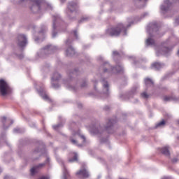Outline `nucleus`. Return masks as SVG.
Masks as SVG:
<instances>
[{
    "label": "nucleus",
    "mask_w": 179,
    "mask_h": 179,
    "mask_svg": "<svg viewBox=\"0 0 179 179\" xmlns=\"http://www.w3.org/2000/svg\"><path fill=\"white\" fill-rule=\"evenodd\" d=\"M90 131L91 134H94L95 135H98V134H101V132H103V127H99L95 129H91Z\"/></svg>",
    "instance_id": "obj_18"
},
{
    "label": "nucleus",
    "mask_w": 179,
    "mask_h": 179,
    "mask_svg": "<svg viewBox=\"0 0 179 179\" xmlns=\"http://www.w3.org/2000/svg\"><path fill=\"white\" fill-rule=\"evenodd\" d=\"M76 176L80 178H87L89 177V172L86 169H82L76 173Z\"/></svg>",
    "instance_id": "obj_11"
},
{
    "label": "nucleus",
    "mask_w": 179,
    "mask_h": 179,
    "mask_svg": "<svg viewBox=\"0 0 179 179\" xmlns=\"http://www.w3.org/2000/svg\"><path fill=\"white\" fill-rule=\"evenodd\" d=\"M55 18H53V25H52V29H53V31H52V37H55V36H57V33L55 32V24H57V22H59V16L57 15L54 17Z\"/></svg>",
    "instance_id": "obj_13"
},
{
    "label": "nucleus",
    "mask_w": 179,
    "mask_h": 179,
    "mask_svg": "<svg viewBox=\"0 0 179 179\" xmlns=\"http://www.w3.org/2000/svg\"><path fill=\"white\" fill-rule=\"evenodd\" d=\"M61 2H65V0H60Z\"/></svg>",
    "instance_id": "obj_44"
},
{
    "label": "nucleus",
    "mask_w": 179,
    "mask_h": 179,
    "mask_svg": "<svg viewBox=\"0 0 179 179\" xmlns=\"http://www.w3.org/2000/svg\"><path fill=\"white\" fill-rule=\"evenodd\" d=\"M101 83H102L103 89V92L105 94H108V83L106 80H105L104 79H102Z\"/></svg>",
    "instance_id": "obj_14"
},
{
    "label": "nucleus",
    "mask_w": 179,
    "mask_h": 179,
    "mask_svg": "<svg viewBox=\"0 0 179 179\" xmlns=\"http://www.w3.org/2000/svg\"><path fill=\"white\" fill-rule=\"evenodd\" d=\"M17 43L19 47H26V45L27 44V38H26V36L20 34L17 37Z\"/></svg>",
    "instance_id": "obj_8"
},
{
    "label": "nucleus",
    "mask_w": 179,
    "mask_h": 179,
    "mask_svg": "<svg viewBox=\"0 0 179 179\" xmlns=\"http://www.w3.org/2000/svg\"><path fill=\"white\" fill-rule=\"evenodd\" d=\"M85 20H86V18H83V19L81 20V22H85Z\"/></svg>",
    "instance_id": "obj_40"
},
{
    "label": "nucleus",
    "mask_w": 179,
    "mask_h": 179,
    "mask_svg": "<svg viewBox=\"0 0 179 179\" xmlns=\"http://www.w3.org/2000/svg\"><path fill=\"white\" fill-rule=\"evenodd\" d=\"M162 153H163V155H165L166 156H170V151L169 150V147L166 146L164 147L162 150H161Z\"/></svg>",
    "instance_id": "obj_23"
},
{
    "label": "nucleus",
    "mask_w": 179,
    "mask_h": 179,
    "mask_svg": "<svg viewBox=\"0 0 179 179\" xmlns=\"http://www.w3.org/2000/svg\"><path fill=\"white\" fill-rule=\"evenodd\" d=\"M155 31H157V24H150L147 27V32L149 34V37L145 41L146 45H155V40L152 38V33H155Z\"/></svg>",
    "instance_id": "obj_3"
},
{
    "label": "nucleus",
    "mask_w": 179,
    "mask_h": 179,
    "mask_svg": "<svg viewBox=\"0 0 179 179\" xmlns=\"http://www.w3.org/2000/svg\"><path fill=\"white\" fill-rule=\"evenodd\" d=\"M52 52V46L47 45L38 52V55L41 57H45V55L47 54H51Z\"/></svg>",
    "instance_id": "obj_7"
},
{
    "label": "nucleus",
    "mask_w": 179,
    "mask_h": 179,
    "mask_svg": "<svg viewBox=\"0 0 179 179\" xmlns=\"http://www.w3.org/2000/svg\"><path fill=\"white\" fill-rule=\"evenodd\" d=\"M1 122L3 124V129H6L8 127H6V122H11V124H13V121L10 120V119H6V117H3L1 119Z\"/></svg>",
    "instance_id": "obj_19"
},
{
    "label": "nucleus",
    "mask_w": 179,
    "mask_h": 179,
    "mask_svg": "<svg viewBox=\"0 0 179 179\" xmlns=\"http://www.w3.org/2000/svg\"><path fill=\"white\" fill-rule=\"evenodd\" d=\"M170 6H171V2H170V0H165L164 5L161 6V10L163 12H166V10H169Z\"/></svg>",
    "instance_id": "obj_12"
},
{
    "label": "nucleus",
    "mask_w": 179,
    "mask_h": 179,
    "mask_svg": "<svg viewBox=\"0 0 179 179\" xmlns=\"http://www.w3.org/2000/svg\"><path fill=\"white\" fill-rule=\"evenodd\" d=\"M77 138H80L83 139V143L86 142V137L85 136L80 134V131H73L72 132V136L70 138V141L73 145H78V142L76 141ZM78 146L80 147L82 145H78Z\"/></svg>",
    "instance_id": "obj_6"
},
{
    "label": "nucleus",
    "mask_w": 179,
    "mask_h": 179,
    "mask_svg": "<svg viewBox=\"0 0 179 179\" xmlns=\"http://www.w3.org/2000/svg\"><path fill=\"white\" fill-rule=\"evenodd\" d=\"M47 30V29H45V31Z\"/></svg>",
    "instance_id": "obj_47"
},
{
    "label": "nucleus",
    "mask_w": 179,
    "mask_h": 179,
    "mask_svg": "<svg viewBox=\"0 0 179 179\" xmlns=\"http://www.w3.org/2000/svg\"><path fill=\"white\" fill-rule=\"evenodd\" d=\"M1 171H1V169H0V173H1Z\"/></svg>",
    "instance_id": "obj_45"
},
{
    "label": "nucleus",
    "mask_w": 179,
    "mask_h": 179,
    "mask_svg": "<svg viewBox=\"0 0 179 179\" xmlns=\"http://www.w3.org/2000/svg\"><path fill=\"white\" fill-rule=\"evenodd\" d=\"M19 130L17 129H14V132H17Z\"/></svg>",
    "instance_id": "obj_39"
},
{
    "label": "nucleus",
    "mask_w": 179,
    "mask_h": 179,
    "mask_svg": "<svg viewBox=\"0 0 179 179\" xmlns=\"http://www.w3.org/2000/svg\"><path fill=\"white\" fill-rule=\"evenodd\" d=\"M173 2H179V0H173Z\"/></svg>",
    "instance_id": "obj_41"
},
{
    "label": "nucleus",
    "mask_w": 179,
    "mask_h": 179,
    "mask_svg": "<svg viewBox=\"0 0 179 179\" xmlns=\"http://www.w3.org/2000/svg\"><path fill=\"white\" fill-rule=\"evenodd\" d=\"M113 124H114V122L111 120H109V122L107 124V127H105L106 131H108H108L113 129Z\"/></svg>",
    "instance_id": "obj_25"
},
{
    "label": "nucleus",
    "mask_w": 179,
    "mask_h": 179,
    "mask_svg": "<svg viewBox=\"0 0 179 179\" xmlns=\"http://www.w3.org/2000/svg\"><path fill=\"white\" fill-rule=\"evenodd\" d=\"M67 87H68V89H75V88H73V87H71L69 85H68Z\"/></svg>",
    "instance_id": "obj_37"
},
{
    "label": "nucleus",
    "mask_w": 179,
    "mask_h": 179,
    "mask_svg": "<svg viewBox=\"0 0 179 179\" xmlns=\"http://www.w3.org/2000/svg\"><path fill=\"white\" fill-rule=\"evenodd\" d=\"M44 164H39V165H38V166H36L33 167V168L31 169V174L32 176H34V174H36V173H37V169H40V167L44 166Z\"/></svg>",
    "instance_id": "obj_20"
},
{
    "label": "nucleus",
    "mask_w": 179,
    "mask_h": 179,
    "mask_svg": "<svg viewBox=\"0 0 179 179\" xmlns=\"http://www.w3.org/2000/svg\"><path fill=\"white\" fill-rule=\"evenodd\" d=\"M120 33L123 36H127V27L122 24H119L117 27L108 28L106 30V34L108 36H120Z\"/></svg>",
    "instance_id": "obj_2"
},
{
    "label": "nucleus",
    "mask_w": 179,
    "mask_h": 179,
    "mask_svg": "<svg viewBox=\"0 0 179 179\" xmlns=\"http://www.w3.org/2000/svg\"><path fill=\"white\" fill-rule=\"evenodd\" d=\"M118 52H117V51H113V55H118Z\"/></svg>",
    "instance_id": "obj_33"
},
{
    "label": "nucleus",
    "mask_w": 179,
    "mask_h": 179,
    "mask_svg": "<svg viewBox=\"0 0 179 179\" xmlns=\"http://www.w3.org/2000/svg\"><path fill=\"white\" fill-rule=\"evenodd\" d=\"M62 164H63V178H62V179H68V177H69V173H68L66 168H65V165H64L63 162H62Z\"/></svg>",
    "instance_id": "obj_21"
},
{
    "label": "nucleus",
    "mask_w": 179,
    "mask_h": 179,
    "mask_svg": "<svg viewBox=\"0 0 179 179\" xmlns=\"http://www.w3.org/2000/svg\"><path fill=\"white\" fill-rule=\"evenodd\" d=\"M59 127H61V124H57V125H54L53 126V129H58V128H59Z\"/></svg>",
    "instance_id": "obj_30"
},
{
    "label": "nucleus",
    "mask_w": 179,
    "mask_h": 179,
    "mask_svg": "<svg viewBox=\"0 0 179 179\" xmlns=\"http://www.w3.org/2000/svg\"><path fill=\"white\" fill-rule=\"evenodd\" d=\"M151 67L153 69H160V68L163 67V64H162L161 63H159V62H155L152 64Z\"/></svg>",
    "instance_id": "obj_22"
},
{
    "label": "nucleus",
    "mask_w": 179,
    "mask_h": 179,
    "mask_svg": "<svg viewBox=\"0 0 179 179\" xmlns=\"http://www.w3.org/2000/svg\"><path fill=\"white\" fill-rule=\"evenodd\" d=\"M162 179H167V177H164Z\"/></svg>",
    "instance_id": "obj_43"
},
{
    "label": "nucleus",
    "mask_w": 179,
    "mask_h": 179,
    "mask_svg": "<svg viewBox=\"0 0 179 179\" xmlns=\"http://www.w3.org/2000/svg\"><path fill=\"white\" fill-rule=\"evenodd\" d=\"M142 97H144V99H148L149 97V95L146 92H143L141 94Z\"/></svg>",
    "instance_id": "obj_29"
},
{
    "label": "nucleus",
    "mask_w": 179,
    "mask_h": 179,
    "mask_svg": "<svg viewBox=\"0 0 179 179\" xmlns=\"http://www.w3.org/2000/svg\"><path fill=\"white\" fill-rule=\"evenodd\" d=\"M22 1H24V0H22Z\"/></svg>",
    "instance_id": "obj_49"
},
{
    "label": "nucleus",
    "mask_w": 179,
    "mask_h": 179,
    "mask_svg": "<svg viewBox=\"0 0 179 179\" xmlns=\"http://www.w3.org/2000/svg\"><path fill=\"white\" fill-rule=\"evenodd\" d=\"M164 101H171V100H174L173 96H164Z\"/></svg>",
    "instance_id": "obj_28"
},
{
    "label": "nucleus",
    "mask_w": 179,
    "mask_h": 179,
    "mask_svg": "<svg viewBox=\"0 0 179 179\" xmlns=\"http://www.w3.org/2000/svg\"><path fill=\"white\" fill-rule=\"evenodd\" d=\"M82 87H85V86H86V83H84L83 84H82Z\"/></svg>",
    "instance_id": "obj_36"
},
{
    "label": "nucleus",
    "mask_w": 179,
    "mask_h": 179,
    "mask_svg": "<svg viewBox=\"0 0 179 179\" xmlns=\"http://www.w3.org/2000/svg\"><path fill=\"white\" fill-rule=\"evenodd\" d=\"M145 84L146 85V86H153V81L150 80V78H145Z\"/></svg>",
    "instance_id": "obj_26"
},
{
    "label": "nucleus",
    "mask_w": 179,
    "mask_h": 179,
    "mask_svg": "<svg viewBox=\"0 0 179 179\" xmlns=\"http://www.w3.org/2000/svg\"><path fill=\"white\" fill-rule=\"evenodd\" d=\"M30 9L34 13H38L41 10H52V6L51 4L43 1V0H31Z\"/></svg>",
    "instance_id": "obj_1"
},
{
    "label": "nucleus",
    "mask_w": 179,
    "mask_h": 179,
    "mask_svg": "<svg viewBox=\"0 0 179 179\" xmlns=\"http://www.w3.org/2000/svg\"><path fill=\"white\" fill-rule=\"evenodd\" d=\"M4 179H10V177L9 176H6L4 177Z\"/></svg>",
    "instance_id": "obj_34"
},
{
    "label": "nucleus",
    "mask_w": 179,
    "mask_h": 179,
    "mask_svg": "<svg viewBox=\"0 0 179 179\" xmlns=\"http://www.w3.org/2000/svg\"><path fill=\"white\" fill-rule=\"evenodd\" d=\"M73 33L76 38H78V32H76V31H74Z\"/></svg>",
    "instance_id": "obj_32"
},
{
    "label": "nucleus",
    "mask_w": 179,
    "mask_h": 179,
    "mask_svg": "<svg viewBox=\"0 0 179 179\" xmlns=\"http://www.w3.org/2000/svg\"><path fill=\"white\" fill-rule=\"evenodd\" d=\"M71 43H72V41H71V39H67L66 41V45H69V44H71Z\"/></svg>",
    "instance_id": "obj_31"
},
{
    "label": "nucleus",
    "mask_w": 179,
    "mask_h": 179,
    "mask_svg": "<svg viewBox=\"0 0 179 179\" xmlns=\"http://www.w3.org/2000/svg\"><path fill=\"white\" fill-rule=\"evenodd\" d=\"M177 55L179 57V50H178Z\"/></svg>",
    "instance_id": "obj_42"
},
{
    "label": "nucleus",
    "mask_w": 179,
    "mask_h": 179,
    "mask_svg": "<svg viewBox=\"0 0 179 179\" xmlns=\"http://www.w3.org/2000/svg\"><path fill=\"white\" fill-rule=\"evenodd\" d=\"M12 92L10 87L4 80H0V93L1 96H8Z\"/></svg>",
    "instance_id": "obj_5"
},
{
    "label": "nucleus",
    "mask_w": 179,
    "mask_h": 179,
    "mask_svg": "<svg viewBox=\"0 0 179 179\" xmlns=\"http://www.w3.org/2000/svg\"><path fill=\"white\" fill-rule=\"evenodd\" d=\"M70 156H73V158L69 159V163H73V162H76V160H78V154L73 153V154H71Z\"/></svg>",
    "instance_id": "obj_24"
},
{
    "label": "nucleus",
    "mask_w": 179,
    "mask_h": 179,
    "mask_svg": "<svg viewBox=\"0 0 179 179\" xmlns=\"http://www.w3.org/2000/svg\"><path fill=\"white\" fill-rule=\"evenodd\" d=\"M173 163H177V159H173Z\"/></svg>",
    "instance_id": "obj_35"
},
{
    "label": "nucleus",
    "mask_w": 179,
    "mask_h": 179,
    "mask_svg": "<svg viewBox=\"0 0 179 179\" xmlns=\"http://www.w3.org/2000/svg\"><path fill=\"white\" fill-rule=\"evenodd\" d=\"M146 0H143L144 2H145Z\"/></svg>",
    "instance_id": "obj_46"
},
{
    "label": "nucleus",
    "mask_w": 179,
    "mask_h": 179,
    "mask_svg": "<svg viewBox=\"0 0 179 179\" xmlns=\"http://www.w3.org/2000/svg\"><path fill=\"white\" fill-rule=\"evenodd\" d=\"M155 50L157 57H159V55H167L171 50L168 48L157 47L155 48Z\"/></svg>",
    "instance_id": "obj_9"
},
{
    "label": "nucleus",
    "mask_w": 179,
    "mask_h": 179,
    "mask_svg": "<svg viewBox=\"0 0 179 179\" xmlns=\"http://www.w3.org/2000/svg\"><path fill=\"white\" fill-rule=\"evenodd\" d=\"M38 92L39 94L41 96V97L43 99V100H48V96L45 94L44 88H41L39 90L38 88Z\"/></svg>",
    "instance_id": "obj_16"
},
{
    "label": "nucleus",
    "mask_w": 179,
    "mask_h": 179,
    "mask_svg": "<svg viewBox=\"0 0 179 179\" xmlns=\"http://www.w3.org/2000/svg\"><path fill=\"white\" fill-rule=\"evenodd\" d=\"M124 70V67L121 65H117L116 68H113L108 63H105L103 64V72L106 73H115L116 72H122Z\"/></svg>",
    "instance_id": "obj_4"
},
{
    "label": "nucleus",
    "mask_w": 179,
    "mask_h": 179,
    "mask_svg": "<svg viewBox=\"0 0 179 179\" xmlns=\"http://www.w3.org/2000/svg\"><path fill=\"white\" fill-rule=\"evenodd\" d=\"M66 55H67V57H72V55H75V49L69 46L66 50Z\"/></svg>",
    "instance_id": "obj_17"
},
{
    "label": "nucleus",
    "mask_w": 179,
    "mask_h": 179,
    "mask_svg": "<svg viewBox=\"0 0 179 179\" xmlns=\"http://www.w3.org/2000/svg\"><path fill=\"white\" fill-rule=\"evenodd\" d=\"M61 79V75L58 73H55L52 76V86L54 87V89H58L59 87V85L58 84H55V82H58Z\"/></svg>",
    "instance_id": "obj_10"
},
{
    "label": "nucleus",
    "mask_w": 179,
    "mask_h": 179,
    "mask_svg": "<svg viewBox=\"0 0 179 179\" xmlns=\"http://www.w3.org/2000/svg\"><path fill=\"white\" fill-rule=\"evenodd\" d=\"M20 58H22V57H20Z\"/></svg>",
    "instance_id": "obj_48"
},
{
    "label": "nucleus",
    "mask_w": 179,
    "mask_h": 179,
    "mask_svg": "<svg viewBox=\"0 0 179 179\" xmlns=\"http://www.w3.org/2000/svg\"><path fill=\"white\" fill-rule=\"evenodd\" d=\"M68 9L70 12H75V10L78 9V4L75 2H71L69 3Z\"/></svg>",
    "instance_id": "obj_15"
},
{
    "label": "nucleus",
    "mask_w": 179,
    "mask_h": 179,
    "mask_svg": "<svg viewBox=\"0 0 179 179\" xmlns=\"http://www.w3.org/2000/svg\"><path fill=\"white\" fill-rule=\"evenodd\" d=\"M166 124V122L164 120H162L157 124L156 127L159 128V127H164V125Z\"/></svg>",
    "instance_id": "obj_27"
},
{
    "label": "nucleus",
    "mask_w": 179,
    "mask_h": 179,
    "mask_svg": "<svg viewBox=\"0 0 179 179\" xmlns=\"http://www.w3.org/2000/svg\"><path fill=\"white\" fill-rule=\"evenodd\" d=\"M44 34V31L41 30V31H40V34Z\"/></svg>",
    "instance_id": "obj_38"
}]
</instances>
